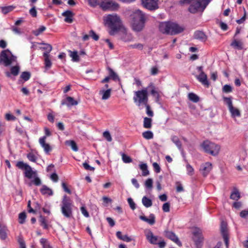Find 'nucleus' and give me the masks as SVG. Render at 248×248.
Listing matches in <instances>:
<instances>
[{"instance_id": "obj_1", "label": "nucleus", "mask_w": 248, "mask_h": 248, "mask_svg": "<svg viewBox=\"0 0 248 248\" xmlns=\"http://www.w3.org/2000/svg\"><path fill=\"white\" fill-rule=\"evenodd\" d=\"M104 20L105 24L110 29L109 33L111 35H115L123 28L122 20L116 14L108 15L104 17Z\"/></svg>"}, {"instance_id": "obj_2", "label": "nucleus", "mask_w": 248, "mask_h": 248, "mask_svg": "<svg viewBox=\"0 0 248 248\" xmlns=\"http://www.w3.org/2000/svg\"><path fill=\"white\" fill-rule=\"evenodd\" d=\"M131 18L132 29L137 32L141 31L145 26V15L140 10H137L131 15Z\"/></svg>"}, {"instance_id": "obj_3", "label": "nucleus", "mask_w": 248, "mask_h": 248, "mask_svg": "<svg viewBox=\"0 0 248 248\" xmlns=\"http://www.w3.org/2000/svg\"><path fill=\"white\" fill-rule=\"evenodd\" d=\"M211 0H184L183 3L190 4L188 11L192 14L203 12Z\"/></svg>"}, {"instance_id": "obj_4", "label": "nucleus", "mask_w": 248, "mask_h": 248, "mask_svg": "<svg viewBox=\"0 0 248 248\" xmlns=\"http://www.w3.org/2000/svg\"><path fill=\"white\" fill-rule=\"evenodd\" d=\"M159 29L160 32L168 34H176L182 32L184 28L178 24L171 22H164L160 23Z\"/></svg>"}, {"instance_id": "obj_5", "label": "nucleus", "mask_w": 248, "mask_h": 248, "mask_svg": "<svg viewBox=\"0 0 248 248\" xmlns=\"http://www.w3.org/2000/svg\"><path fill=\"white\" fill-rule=\"evenodd\" d=\"M201 147L204 152L213 156L217 155L220 149L218 145L210 140H204Z\"/></svg>"}, {"instance_id": "obj_6", "label": "nucleus", "mask_w": 248, "mask_h": 248, "mask_svg": "<svg viewBox=\"0 0 248 248\" xmlns=\"http://www.w3.org/2000/svg\"><path fill=\"white\" fill-rule=\"evenodd\" d=\"M134 101L140 107L141 105H146L148 103V95L146 88L134 92Z\"/></svg>"}, {"instance_id": "obj_7", "label": "nucleus", "mask_w": 248, "mask_h": 248, "mask_svg": "<svg viewBox=\"0 0 248 248\" xmlns=\"http://www.w3.org/2000/svg\"><path fill=\"white\" fill-rule=\"evenodd\" d=\"M61 211L62 215L67 218L72 217V203L70 199L64 195L61 204Z\"/></svg>"}, {"instance_id": "obj_8", "label": "nucleus", "mask_w": 248, "mask_h": 248, "mask_svg": "<svg viewBox=\"0 0 248 248\" xmlns=\"http://www.w3.org/2000/svg\"><path fill=\"white\" fill-rule=\"evenodd\" d=\"M16 166L19 169L24 170L25 176L30 179L33 178V177L37 175L36 172L35 171H33L31 166L23 161L17 162Z\"/></svg>"}, {"instance_id": "obj_9", "label": "nucleus", "mask_w": 248, "mask_h": 248, "mask_svg": "<svg viewBox=\"0 0 248 248\" xmlns=\"http://www.w3.org/2000/svg\"><path fill=\"white\" fill-rule=\"evenodd\" d=\"M192 239L197 248H201L203 243L204 238L201 230L198 228H194L192 230Z\"/></svg>"}, {"instance_id": "obj_10", "label": "nucleus", "mask_w": 248, "mask_h": 248, "mask_svg": "<svg viewBox=\"0 0 248 248\" xmlns=\"http://www.w3.org/2000/svg\"><path fill=\"white\" fill-rule=\"evenodd\" d=\"M100 7L104 11H114L119 8V4L112 0H101Z\"/></svg>"}, {"instance_id": "obj_11", "label": "nucleus", "mask_w": 248, "mask_h": 248, "mask_svg": "<svg viewBox=\"0 0 248 248\" xmlns=\"http://www.w3.org/2000/svg\"><path fill=\"white\" fill-rule=\"evenodd\" d=\"M7 53L11 54V51L8 49L2 50L0 56V65L3 63L5 66H8L11 64L12 59H10Z\"/></svg>"}, {"instance_id": "obj_12", "label": "nucleus", "mask_w": 248, "mask_h": 248, "mask_svg": "<svg viewBox=\"0 0 248 248\" xmlns=\"http://www.w3.org/2000/svg\"><path fill=\"white\" fill-rule=\"evenodd\" d=\"M158 0H142V3L144 7L154 10L158 8Z\"/></svg>"}, {"instance_id": "obj_13", "label": "nucleus", "mask_w": 248, "mask_h": 248, "mask_svg": "<svg viewBox=\"0 0 248 248\" xmlns=\"http://www.w3.org/2000/svg\"><path fill=\"white\" fill-rule=\"evenodd\" d=\"M220 230H221V234L223 237L226 246L227 248H228V246H229V237H228V233L227 224L225 222H222L221 223V227H220Z\"/></svg>"}, {"instance_id": "obj_14", "label": "nucleus", "mask_w": 248, "mask_h": 248, "mask_svg": "<svg viewBox=\"0 0 248 248\" xmlns=\"http://www.w3.org/2000/svg\"><path fill=\"white\" fill-rule=\"evenodd\" d=\"M212 169V165L210 162L202 163L200 167V171L203 176H206Z\"/></svg>"}, {"instance_id": "obj_15", "label": "nucleus", "mask_w": 248, "mask_h": 248, "mask_svg": "<svg viewBox=\"0 0 248 248\" xmlns=\"http://www.w3.org/2000/svg\"><path fill=\"white\" fill-rule=\"evenodd\" d=\"M146 239L152 244L156 245L158 241V236L154 235L150 230H146L144 232Z\"/></svg>"}, {"instance_id": "obj_16", "label": "nucleus", "mask_w": 248, "mask_h": 248, "mask_svg": "<svg viewBox=\"0 0 248 248\" xmlns=\"http://www.w3.org/2000/svg\"><path fill=\"white\" fill-rule=\"evenodd\" d=\"M78 104V102L75 100L73 97L71 96H67L66 99L62 100L61 102L62 105H66L68 107L75 106Z\"/></svg>"}, {"instance_id": "obj_17", "label": "nucleus", "mask_w": 248, "mask_h": 248, "mask_svg": "<svg viewBox=\"0 0 248 248\" xmlns=\"http://www.w3.org/2000/svg\"><path fill=\"white\" fill-rule=\"evenodd\" d=\"M196 78L203 85L207 87L209 86V83L207 80V76L204 72H202V73L196 76Z\"/></svg>"}, {"instance_id": "obj_18", "label": "nucleus", "mask_w": 248, "mask_h": 248, "mask_svg": "<svg viewBox=\"0 0 248 248\" xmlns=\"http://www.w3.org/2000/svg\"><path fill=\"white\" fill-rule=\"evenodd\" d=\"M62 15L65 17L64 19L65 22L69 23H71L73 22V17L74 16V13L71 11L67 10L63 12Z\"/></svg>"}, {"instance_id": "obj_19", "label": "nucleus", "mask_w": 248, "mask_h": 248, "mask_svg": "<svg viewBox=\"0 0 248 248\" xmlns=\"http://www.w3.org/2000/svg\"><path fill=\"white\" fill-rule=\"evenodd\" d=\"M166 235L168 238L173 241L178 246H181V243L179 241L178 237L173 232H167L166 233Z\"/></svg>"}, {"instance_id": "obj_20", "label": "nucleus", "mask_w": 248, "mask_h": 248, "mask_svg": "<svg viewBox=\"0 0 248 248\" xmlns=\"http://www.w3.org/2000/svg\"><path fill=\"white\" fill-rule=\"evenodd\" d=\"M140 218L151 225L154 224L155 223V216L153 214L150 215L149 218L144 216H140Z\"/></svg>"}, {"instance_id": "obj_21", "label": "nucleus", "mask_w": 248, "mask_h": 248, "mask_svg": "<svg viewBox=\"0 0 248 248\" xmlns=\"http://www.w3.org/2000/svg\"><path fill=\"white\" fill-rule=\"evenodd\" d=\"M39 143L46 154H48L52 151L53 147L46 143V140H39Z\"/></svg>"}, {"instance_id": "obj_22", "label": "nucleus", "mask_w": 248, "mask_h": 248, "mask_svg": "<svg viewBox=\"0 0 248 248\" xmlns=\"http://www.w3.org/2000/svg\"><path fill=\"white\" fill-rule=\"evenodd\" d=\"M194 37L196 39H198L202 42H205L207 40V36L205 33L200 31H197L195 32Z\"/></svg>"}, {"instance_id": "obj_23", "label": "nucleus", "mask_w": 248, "mask_h": 248, "mask_svg": "<svg viewBox=\"0 0 248 248\" xmlns=\"http://www.w3.org/2000/svg\"><path fill=\"white\" fill-rule=\"evenodd\" d=\"M111 92V89H108L107 90L103 89L99 91V94L102 95V100H107L110 97Z\"/></svg>"}, {"instance_id": "obj_24", "label": "nucleus", "mask_w": 248, "mask_h": 248, "mask_svg": "<svg viewBox=\"0 0 248 248\" xmlns=\"http://www.w3.org/2000/svg\"><path fill=\"white\" fill-rule=\"evenodd\" d=\"M40 192L44 195L52 196L53 194L52 190L46 185L42 186Z\"/></svg>"}, {"instance_id": "obj_25", "label": "nucleus", "mask_w": 248, "mask_h": 248, "mask_svg": "<svg viewBox=\"0 0 248 248\" xmlns=\"http://www.w3.org/2000/svg\"><path fill=\"white\" fill-rule=\"evenodd\" d=\"M39 221L40 223V225L43 227L44 229H48V225L47 223V219L46 217L41 215L39 217Z\"/></svg>"}, {"instance_id": "obj_26", "label": "nucleus", "mask_w": 248, "mask_h": 248, "mask_svg": "<svg viewBox=\"0 0 248 248\" xmlns=\"http://www.w3.org/2000/svg\"><path fill=\"white\" fill-rule=\"evenodd\" d=\"M140 168L142 170V175L143 176H146L149 174V171L148 170V167L146 164L141 163L140 165Z\"/></svg>"}, {"instance_id": "obj_27", "label": "nucleus", "mask_w": 248, "mask_h": 248, "mask_svg": "<svg viewBox=\"0 0 248 248\" xmlns=\"http://www.w3.org/2000/svg\"><path fill=\"white\" fill-rule=\"evenodd\" d=\"M7 228L5 225H2L0 228V238L2 240H5L7 237L6 232Z\"/></svg>"}, {"instance_id": "obj_28", "label": "nucleus", "mask_w": 248, "mask_h": 248, "mask_svg": "<svg viewBox=\"0 0 248 248\" xmlns=\"http://www.w3.org/2000/svg\"><path fill=\"white\" fill-rule=\"evenodd\" d=\"M43 56L45 58V63L46 68H50L51 66L52 63L49 59V54L47 52H44Z\"/></svg>"}, {"instance_id": "obj_29", "label": "nucleus", "mask_w": 248, "mask_h": 248, "mask_svg": "<svg viewBox=\"0 0 248 248\" xmlns=\"http://www.w3.org/2000/svg\"><path fill=\"white\" fill-rule=\"evenodd\" d=\"M142 203L146 208L151 207L152 205V201L146 196H144L142 199Z\"/></svg>"}, {"instance_id": "obj_30", "label": "nucleus", "mask_w": 248, "mask_h": 248, "mask_svg": "<svg viewBox=\"0 0 248 248\" xmlns=\"http://www.w3.org/2000/svg\"><path fill=\"white\" fill-rule=\"evenodd\" d=\"M188 99L194 103H197L200 100L199 97L193 93H189L188 94Z\"/></svg>"}, {"instance_id": "obj_31", "label": "nucleus", "mask_w": 248, "mask_h": 248, "mask_svg": "<svg viewBox=\"0 0 248 248\" xmlns=\"http://www.w3.org/2000/svg\"><path fill=\"white\" fill-rule=\"evenodd\" d=\"M65 144L66 145L70 146L72 149L75 152H77L78 150L77 144L74 140H66Z\"/></svg>"}, {"instance_id": "obj_32", "label": "nucleus", "mask_w": 248, "mask_h": 248, "mask_svg": "<svg viewBox=\"0 0 248 248\" xmlns=\"http://www.w3.org/2000/svg\"><path fill=\"white\" fill-rule=\"evenodd\" d=\"M240 198V193L238 190L234 189L230 196V198L233 200L237 201Z\"/></svg>"}, {"instance_id": "obj_33", "label": "nucleus", "mask_w": 248, "mask_h": 248, "mask_svg": "<svg viewBox=\"0 0 248 248\" xmlns=\"http://www.w3.org/2000/svg\"><path fill=\"white\" fill-rule=\"evenodd\" d=\"M40 242L43 248H52L46 239L42 238L40 239Z\"/></svg>"}, {"instance_id": "obj_34", "label": "nucleus", "mask_w": 248, "mask_h": 248, "mask_svg": "<svg viewBox=\"0 0 248 248\" xmlns=\"http://www.w3.org/2000/svg\"><path fill=\"white\" fill-rule=\"evenodd\" d=\"M242 43L238 41L234 40L231 44V46L238 49L241 50L243 48Z\"/></svg>"}, {"instance_id": "obj_35", "label": "nucleus", "mask_w": 248, "mask_h": 248, "mask_svg": "<svg viewBox=\"0 0 248 248\" xmlns=\"http://www.w3.org/2000/svg\"><path fill=\"white\" fill-rule=\"evenodd\" d=\"M69 52L70 53V56L72 58V61L73 62H78L79 61V58L77 51H72L69 50Z\"/></svg>"}, {"instance_id": "obj_36", "label": "nucleus", "mask_w": 248, "mask_h": 248, "mask_svg": "<svg viewBox=\"0 0 248 248\" xmlns=\"http://www.w3.org/2000/svg\"><path fill=\"white\" fill-rule=\"evenodd\" d=\"M108 70L109 72V76L110 78H112L114 80H118L120 81V78L117 75L116 73H115L113 70L110 68H108Z\"/></svg>"}, {"instance_id": "obj_37", "label": "nucleus", "mask_w": 248, "mask_h": 248, "mask_svg": "<svg viewBox=\"0 0 248 248\" xmlns=\"http://www.w3.org/2000/svg\"><path fill=\"white\" fill-rule=\"evenodd\" d=\"M152 119L149 118L145 117L144 118L143 126L146 128H150L152 126Z\"/></svg>"}, {"instance_id": "obj_38", "label": "nucleus", "mask_w": 248, "mask_h": 248, "mask_svg": "<svg viewBox=\"0 0 248 248\" xmlns=\"http://www.w3.org/2000/svg\"><path fill=\"white\" fill-rule=\"evenodd\" d=\"M229 110L233 117H235L236 116L239 117L241 115L240 111L237 108H234L233 106L232 109H229Z\"/></svg>"}, {"instance_id": "obj_39", "label": "nucleus", "mask_w": 248, "mask_h": 248, "mask_svg": "<svg viewBox=\"0 0 248 248\" xmlns=\"http://www.w3.org/2000/svg\"><path fill=\"white\" fill-rule=\"evenodd\" d=\"M223 100L225 103L227 105L229 109H232V98L231 97H223Z\"/></svg>"}, {"instance_id": "obj_40", "label": "nucleus", "mask_w": 248, "mask_h": 248, "mask_svg": "<svg viewBox=\"0 0 248 248\" xmlns=\"http://www.w3.org/2000/svg\"><path fill=\"white\" fill-rule=\"evenodd\" d=\"M33 180L29 183V186H31L32 184L33 183L35 186H39L41 184V180L39 177L35 175L33 177Z\"/></svg>"}, {"instance_id": "obj_41", "label": "nucleus", "mask_w": 248, "mask_h": 248, "mask_svg": "<svg viewBox=\"0 0 248 248\" xmlns=\"http://www.w3.org/2000/svg\"><path fill=\"white\" fill-rule=\"evenodd\" d=\"M31 73L29 72H23L20 75V78L25 81L28 80L31 78Z\"/></svg>"}, {"instance_id": "obj_42", "label": "nucleus", "mask_w": 248, "mask_h": 248, "mask_svg": "<svg viewBox=\"0 0 248 248\" xmlns=\"http://www.w3.org/2000/svg\"><path fill=\"white\" fill-rule=\"evenodd\" d=\"M187 174L188 175L192 176L194 174V170L193 168L188 163L186 165Z\"/></svg>"}, {"instance_id": "obj_43", "label": "nucleus", "mask_w": 248, "mask_h": 248, "mask_svg": "<svg viewBox=\"0 0 248 248\" xmlns=\"http://www.w3.org/2000/svg\"><path fill=\"white\" fill-rule=\"evenodd\" d=\"M19 72V66H13L11 68V73L14 76L18 75Z\"/></svg>"}, {"instance_id": "obj_44", "label": "nucleus", "mask_w": 248, "mask_h": 248, "mask_svg": "<svg viewBox=\"0 0 248 248\" xmlns=\"http://www.w3.org/2000/svg\"><path fill=\"white\" fill-rule=\"evenodd\" d=\"M121 154L122 157V160L124 163H128L132 162V159L129 156L124 153H121Z\"/></svg>"}, {"instance_id": "obj_45", "label": "nucleus", "mask_w": 248, "mask_h": 248, "mask_svg": "<svg viewBox=\"0 0 248 248\" xmlns=\"http://www.w3.org/2000/svg\"><path fill=\"white\" fill-rule=\"evenodd\" d=\"M27 157L28 158V159L31 162H35L37 160V157L32 152L29 153L27 155Z\"/></svg>"}, {"instance_id": "obj_46", "label": "nucleus", "mask_w": 248, "mask_h": 248, "mask_svg": "<svg viewBox=\"0 0 248 248\" xmlns=\"http://www.w3.org/2000/svg\"><path fill=\"white\" fill-rule=\"evenodd\" d=\"M14 7L12 6L1 7L2 12L4 14H7L9 12L12 11Z\"/></svg>"}, {"instance_id": "obj_47", "label": "nucleus", "mask_w": 248, "mask_h": 248, "mask_svg": "<svg viewBox=\"0 0 248 248\" xmlns=\"http://www.w3.org/2000/svg\"><path fill=\"white\" fill-rule=\"evenodd\" d=\"M26 217V214L24 212L20 213L18 216L19 223L20 224H23L25 222Z\"/></svg>"}, {"instance_id": "obj_48", "label": "nucleus", "mask_w": 248, "mask_h": 248, "mask_svg": "<svg viewBox=\"0 0 248 248\" xmlns=\"http://www.w3.org/2000/svg\"><path fill=\"white\" fill-rule=\"evenodd\" d=\"M144 138L146 139H150L153 138V134L150 131H147L142 133Z\"/></svg>"}, {"instance_id": "obj_49", "label": "nucleus", "mask_w": 248, "mask_h": 248, "mask_svg": "<svg viewBox=\"0 0 248 248\" xmlns=\"http://www.w3.org/2000/svg\"><path fill=\"white\" fill-rule=\"evenodd\" d=\"M46 29V28L45 26H41L38 29L34 31L33 33L35 36H38L45 31Z\"/></svg>"}, {"instance_id": "obj_50", "label": "nucleus", "mask_w": 248, "mask_h": 248, "mask_svg": "<svg viewBox=\"0 0 248 248\" xmlns=\"http://www.w3.org/2000/svg\"><path fill=\"white\" fill-rule=\"evenodd\" d=\"M88 1L90 6L95 7L97 5L100 6L101 0H88Z\"/></svg>"}, {"instance_id": "obj_51", "label": "nucleus", "mask_w": 248, "mask_h": 248, "mask_svg": "<svg viewBox=\"0 0 248 248\" xmlns=\"http://www.w3.org/2000/svg\"><path fill=\"white\" fill-rule=\"evenodd\" d=\"M146 108V113L150 117H153L154 115L153 111L151 110V107L148 103L146 105H144Z\"/></svg>"}, {"instance_id": "obj_52", "label": "nucleus", "mask_w": 248, "mask_h": 248, "mask_svg": "<svg viewBox=\"0 0 248 248\" xmlns=\"http://www.w3.org/2000/svg\"><path fill=\"white\" fill-rule=\"evenodd\" d=\"M31 5L32 6V8L30 10L29 13L32 17H35L37 16V11L35 9V6L33 4Z\"/></svg>"}, {"instance_id": "obj_53", "label": "nucleus", "mask_w": 248, "mask_h": 248, "mask_svg": "<svg viewBox=\"0 0 248 248\" xmlns=\"http://www.w3.org/2000/svg\"><path fill=\"white\" fill-rule=\"evenodd\" d=\"M240 216L241 217L247 219L248 218V209L243 210L240 213Z\"/></svg>"}, {"instance_id": "obj_54", "label": "nucleus", "mask_w": 248, "mask_h": 248, "mask_svg": "<svg viewBox=\"0 0 248 248\" xmlns=\"http://www.w3.org/2000/svg\"><path fill=\"white\" fill-rule=\"evenodd\" d=\"M222 91L226 93H231L232 92V88L229 85H225L222 88Z\"/></svg>"}, {"instance_id": "obj_55", "label": "nucleus", "mask_w": 248, "mask_h": 248, "mask_svg": "<svg viewBox=\"0 0 248 248\" xmlns=\"http://www.w3.org/2000/svg\"><path fill=\"white\" fill-rule=\"evenodd\" d=\"M128 203L130 207V208L132 210H134L136 209V204L133 201V199L131 198H128L127 199Z\"/></svg>"}, {"instance_id": "obj_56", "label": "nucleus", "mask_w": 248, "mask_h": 248, "mask_svg": "<svg viewBox=\"0 0 248 248\" xmlns=\"http://www.w3.org/2000/svg\"><path fill=\"white\" fill-rule=\"evenodd\" d=\"M130 48H138L140 50H142L143 48V45L141 44H135L133 45H131L129 46Z\"/></svg>"}, {"instance_id": "obj_57", "label": "nucleus", "mask_w": 248, "mask_h": 248, "mask_svg": "<svg viewBox=\"0 0 248 248\" xmlns=\"http://www.w3.org/2000/svg\"><path fill=\"white\" fill-rule=\"evenodd\" d=\"M90 37H91L95 41H97L99 39V36L95 33L93 30H91L89 31Z\"/></svg>"}, {"instance_id": "obj_58", "label": "nucleus", "mask_w": 248, "mask_h": 248, "mask_svg": "<svg viewBox=\"0 0 248 248\" xmlns=\"http://www.w3.org/2000/svg\"><path fill=\"white\" fill-rule=\"evenodd\" d=\"M145 185L146 187L151 188L153 186V180L151 178L147 179L145 181Z\"/></svg>"}, {"instance_id": "obj_59", "label": "nucleus", "mask_w": 248, "mask_h": 248, "mask_svg": "<svg viewBox=\"0 0 248 248\" xmlns=\"http://www.w3.org/2000/svg\"><path fill=\"white\" fill-rule=\"evenodd\" d=\"M153 167L156 173H158L160 172L161 169H160V167L158 163H157L156 162H154L153 164Z\"/></svg>"}, {"instance_id": "obj_60", "label": "nucleus", "mask_w": 248, "mask_h": 248, "mask_svg": "<svg viewBox=\"0 0 248 248\" xmlns=\"http://www.w3.org/2000/svg\"><path fill=\"white\" fill-rule=\"evenodd\" d=\"M170 204L169 202H166L163 204L162 210L165 212H169L170 211Z\"/></svg>"}, {"instance_id": "obj_61", "label": "nucleus", "mask_w": 248, "mask_h": 248, "mask_svg": "<svg viewBox=\"0 0 248 248\" xmlns=\"http://www.w3.org/2000/svg\"><path fill=\"white\" fill-rule=\"evenodd\" d=\"M83 166L86 170L90 171H93L94 170V168L93 167H91L86 162L83 163Z\"/></svg>"}, {"instance_id": "obj_62", "label": "nucleus", "mask_w": 248, "mask_h": 248, "mask_svg": "<svg viewBox=\"0 0 248 248\" xmlns=\"http://www.w3.org/2000/svg\"><path fill=\"white\" fill-rule=\"evenodd\" d=\"M80 210L81 213L84 217H89V214L84 206H82L80 208Z\"/></svg>"}, {"instance_id": "obj_63", "label": "nucleus", "mask_w": 248, "mask_h": 248, "mask_svg": "<svg viewBox=\"0 0 248 248\" xmlns=\"http://www.w3.org/2000/svg\"><path fill=\"white\" fill-rule=\"evenodd\" d=\"M5 118L8 121H14L16 119V117L9 113H7L5 115Z\"/></svg>"}, {"instance_id": "obj_64", "label": "nucleus", "mask_w": 248, "mask_h": 248, "mask_svg": "<svg viewBox=\"0 0 248 248\" xmlns=\"http://www.w3.org/2000/svg\"><path fill=\"white\" fill-rule=\"evenodd\" d=\"M103 137L106 140H111V137L110 133L108 131H105L103 134Z\"/></svg>"}]
</instances>
